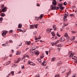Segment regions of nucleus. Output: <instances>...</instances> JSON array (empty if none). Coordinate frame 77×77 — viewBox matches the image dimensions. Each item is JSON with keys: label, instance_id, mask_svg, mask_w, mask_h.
I'll use <instances>...</instances> for the list:
<instances>
[{"label": "nucleus", "instance_id": "obj_1", "mask_svg": "<svg viewBox=\"0 0 77 77\" xmlns=\"http://www.w3.org/2000/svg\"><path fill=\"white\" fill-rule=\"evenodd\" d=\"M69 54H70L69 56V57H70V58L72 57V59H76L77 58V57L75 56H74L72 57V56L74 55V53H73L71 51L69 52Z\"/></svg>", "mask_w": 77, "mask_h": 77}, {"label": "nucleus", "instance_id": "obj_2", "mask_svg": "<svg viewBox=\"0 0 77 77\" xmlns=\"http://www.w3.org/2000/svg\"><path fill=\"white\" fill-rule=\"evenodd\" d=\"M43 16H44V14H41L40 16L39 17H35V21H38L39 20H41V19H42V18L43 17Z\"/></svg>", "mask_w": 77, "mask_h": 77}, {"label": "nucleus", "instance_id": "obj_3", "mask_svg": "<svg viewBox=\"0 0 77 77\" xmlns=\"http://www.w3.org/2000/svg\"><path fill=\"white\" fill-rule=\"evenodd\" d=\"M29 64L30 65H32V66H34L35 65V63H33L32 62H31L30 61H28V62Z\"/></svg>", "mask_w": 77, "mask_h": 77}, {"label": "nucleus", "instance_id": "obj_4", "mask_svg": "<svg viewBox=\"0 0 77 77\" xmlns=\"http://www.w3.org/2000/svg\"><path fill=\"white\" fill-rule=\"evenodd\" d=\"M57 47H58V51H60V47H62V45L59 44L58 45H57Z\"/></svg>", "mask_w": 77, "mask_h": 77}, {"label": "nucleus", "instance_id": "obj_5", "mask_svg": "<svg viewBox=\"0 0 77 77\" xmlns=\"http://www.w3.org/2000/svg\"><path fill=\"white\" fill-rule=\"evenodd\" d=\"M6 9H7V8L6 7H4L2 10V11L3 12H5L6 11Z\"/></svg>", "mask_w": 77, "mask_h": 77}, {"label": "nucleus", "instance_id": "obj_6", "mask_svg": "<svg viewBox=\"0 0 77 77\" xmlns=\"http://www.w3.org/2000/svg\"><path fill=\"white\" fill-rule=\"evenodd\" d=\"M6 33H7V31L5 30L2 33V36H5V35Z\"/></svg>", "mask_w": 77, "mask_h": 77}, {"label": "nucleus", "instance_id": "obj_7", "mask_svg": "<svg viewBox=\"0 0 77 77\" xmlns=\"http://www.w3.org/2000/svg\"><path fill=\"white\" fill-rule=\"evenodd\" d=\"M65 40V38L64 37H61L60 39V41H64Z\"/></svg>", "mask_w": 77, "mask_h": 77}, {"label": "nucleus", "instance_id": "obj_8", "mask_svg": "<svg viewBox=\"0 0 77 77\" xmlns=\"http://www.w3.org/2000/svg\"><path fill=\"white\" fill-rule=\"evenodd\" d=\"M34 52L35 54L37 55L39 54V52L37 51H35Z\"/></svg>", "mask_w": 77, "mask_h": 77}, {"label": "nucleus", "instance_id": "obj_9", "mask_svg": "<svg viewBox=\"0 0 77 77\" xmlns=\"http://www.w3.org/2000/svg\"><path fill=\"white\" fill-rule=\"evenodd\" d=\"M46 32H47V33H50L51 32V31H50V29L48 28L47 29Z\"/></svg>", "mask_w": 77, "mask_h": 77}, {"label": "nucleus", "instance_id": "obj_10", "mask_svg": "<svg viewBox=\"0 0 77 77\" xmlns=\"http://www.w3.org/2000/svg\"><path fill=\"white\" fill-rule=\"evenodd\" d=\"M42 64L43 66H45L46 65V64H47V63L45 61H44L42 63Z\"/></svg>", "mask_w": 77, "mask_h": 77}, {"label": "nucleus", "instance_id": "obj_11", "mask_svg": "<svg viewBox=\"0 0 77 77\" xmlns=\"http://www.w3.org/2000/svg\"><path fill=\"white\" fill-rule=\"evenodd\" d=\"M21 52L20 51H17V52L16 54V55H19L21 54Z\"/></svg>", "mask_w": 77, "mask_h": 77}, {"label": "nucleus", "instance_id": "obj_12", "mask_svg": "<svg viewBox=\"0 0 77 77\" xmlns=\"http://www.w3.org/2000/svg\"><path fill=\"white\" fill-rule=\"evenodd\" d=\"M57 3V2H56V1H53L52 2V5H57V4H56Z\"/></svg>", "mask_w": 77, "mask_h": 77}, {"label": "nucleus", "instance_id": "obj_13", "mask_svg": "<svg viewBox=\"0 0 77 77\" xmlns=\"http://www.w3.org/2000/svg\"><path fill=\"white\" fill-rule=\"evenodd\" d=\"M36 48L37 47L36 46L33 47L32 49H31V51H32V50H35Z\"/></svg>", "mask_w": 77, "mask_h": 77}, {"label": "nucleus", "instance_id": "obj_14", "mask_svg": "<svg viewBox=\"0 0 77 77\" xmlns=\"http://www.w3.org/2000/svg\"><path fill=\"white\" fill-rule=\"evenodd\" d=\"M75 37L74 36H73L72 38H70V40L71 41H74V40H75Z\"/></svg>", "mask_w": 77, "mask_h": 77}, {"label": "nucleus", "instance_id": "obj_15", "mask_svg": "<svg viewBox=\"0 0 77 77\" xmlns=\"http://www.w3.org/2000/svg\"><path fill=\"white\" fill-rule=\"evenodd\" d=\"M31 50V49H30V53H30V54H32V55H33V51H34L33 50Z\"/></svg>", "mask_w": 77, "mask_h": 77}, {"label": "nucleus", "instance_id": "obj_16", "mask_svg": "<svg viewBox=\"0 0 77 77\" xmlns=\"http://www.w3.org/2000/svg\"><path fill=\"white\" fill-rule=\"evenodd\" d=\"M53 28L54 30H56V25H53Z\"/></svg>", "mask_w": 77, "mask_h": 77}, {"label": "nucleus", "instance_id": "obj_17", "mask_svg": "<svg viewBox=\"0 0 77 77\" xmlns=\"http://www.w3.org/2000/svg\"><path fill=\"white\" fill-rule=\"evenodd\" d=\"M18 28H21V27H22V25H21V23H19L18 25Z\"/></svg>", "mask_w": 77, "mask_h": 77}, {"label": "nucleus", "instance_id": "obj_18", "mask_svg": "<svg viewBox=\"0 0 77 77\" xmlns=\"http://www.w3.org/2000/svg\"><path fill=\"white\" fill-rule=\"evenodd\" d=\"M51 10H55V6H52L51 8Z\"/></svg>", "mask_w": 77, "mask_h": 77}, {"label": "nucleus", "instance_id": "obj_19", "mask_svg": "<svg viewBox=\"0 0 77 77\" xmlns=\"http://www.w3.org/2000/svg\"><path fill=\"white\" fill-rule=\"evenodd\" d=\"M51 33L53 36H55V34L54 33V32H51Z\"/></svg>", "mask_w": 77, "mask_h": 77}, {"label": "nucleus", "instance_id": "obj_20", "mask_svg": "<svg viewBox=\"0 0 77 77\" xmlns=\"http://www.w3.org/2000/svg\"><path fill=\"white\" fill-rule=\"evenodd\" d=\"M11 61H8V62L6 64V65L7 66H8V65H9V63H11Z\"/></svg>", "mask_w": 77, "mask_h": 77}, {"label": "nucleus", "instance_id": "obj_21", "mask_svg": "<svg viewBox=\"0 0 77 77\" xmlns=\"http://www.w3.org/2000/svg\"><path fill=\"white\" fill-rule=\"evenodd\" d=\"M38 24H36V25H34L33 26L35 27V28H37L38 27Z\"/></svg>", "mask_w": 77, "mask_h": 77}, {"label": "nucleus", "instance_id": "obj_22", "mask_svg": "<svg viewBox=\"0 0 77 77\" xmlns=\"http://www.w3.org/2000/svg\"><path fill=\"white\" fill-rule=\"evenodd\" d=\"M1 15L2 17H5V14H4V13H2L1 14Z\"/></svg>", "mask_w": 77, "mask_h": 77}, {"label": "nucleus", "instance_id": "obj_23", "mask_svg": "<svg viewBox=\"0 0 77 77\" xmlns=\"http://www.w3.org/2000/svg\"><path fill=\"white\" fill-rule=\"evenodd\" d=\"M77 74L74 73L72 77H77Z\"/></svg>", "mask_w": 77, "mask_h": 77}, {"label": "nucleus", "instance_id": "obj_24", "mask_svg": "<svg viewBox=\"0 0 77 77\" xmlns=\"http://www.w3.org/2000/svg\"><path fill=\"white\" fill-rule=\"evenodd\" d=\"M56 60V58L55 57H53L51 59L52 61H54Z\"/></svg>", "mask_w": 77, "mask_h": 77}, {"label": "nucleus", "instance_id": "obj_25", "mask_svg": "<svg viewBox=\"0 0 77 77\" xmlns=\"http://www.w3.org/2000/svg\"><path fill=\"white\" fill-rule=\"evenodd\" d=\"M33 25H30V29H34V27H33Z\"/></svg>", "mask_w": 77, "mask_h": 77}, {"label": "nucleus", "instance_id": "obj_26", "mask_svg": "<svg viewBox=\"0 0 77 77\" xmlns=\"http://www.w3.org/2000/svg\"><path fill=\"white\" fill-rule=\"evenodd\" d=\"M31 42L30 41H29V42H26V43H27V45H30V44Z\"/></svg>", "mask_w": 77, "mask_h": 77}, {"label": "nucleus", "instance_id": "obj_27", "mask_svg": "<svg viewBox=\"0 0 77 77\" xmlns=\"http://www.w3.org/2000/svg\"><path fill=\"white\" fill-rule=\"evenodd\" d=\"M61 63H62V62L60 61H59L57 63V64L58 65H61Z\"/></svg>", "mask_w": 77, "mask_h": 77}, {"label": "nucleus", "instance_id": "obj_28", "mask_svg": "<svg viewBox=\"0 0 77 77\" xmlns=\"http://www.w3.org/2000/svg\"><path fill=\"white\" fill-rule=\"evenodd\" d=\"M70 73H71V72L70 71H69V72H68L67 73L66 75L67 76L66 77H68V75L69 74H70Z\"/></svg>", "mask_w": 77, "mask_h": 77}, {"label": "nucleus", "instance_id": "obj_29", "mask_svg": "<svg viewBox=\"0 0 77 77\" xmlns=\"http://www.w3.org/2000/svg\"><path fill=\"white\" fill-rule=\"evenodd\" d=\"M37 60L38 61V62H41V59H37Z\"/></svg>", "mask_w": 77, "mask_h": 77}, {"label": "nucleus", "instance_id": "obj_30", "mask_svg": "<svg viewBox=\"0 0 77 77\" xmlns=\"http://www.w3.org/2000/svg\"><path fill=\"white\" fill-rule=\"evenodd\" d=\"M44 56L43 54H42L41 56L40 57V59H42V58H44Z\"/></svg>", "mask_w": 77, "mask_h": 77}, {"label": "nucleus", "instance_id": "obj_31", "mask_svg": "<svg viewBox=\"0 0 77 77\" xmlns=\"http://www.w3.org/2000/svg\"><path fill=\"white\" fill-rule=\"evenodd\" d=\"M60 8L61 10H63L64 9V7H60Z\"/></svg>", "mask_w": 77, "mask_h": 77}, {"label": "nucleus", "instance_id": "obj_32", "mask_svg": "<svg viewBox=\"0 0 77 77\" xmlns=\"http://www.w3.org/2000/svg\"><path fill=\"white\" fill-rule=\"evenodd\" d=\"M63 25L64 26H68V23H63Z\"/></svg>", "mask_w": 77, "mask_h": 77}, {"label": "nucleus", "instance_id": "obj_33", "mask_svg": "<svg viewBox=\"0 0 77 77\" xmlns=\"http://www.w3.org/2000/svg\"><path fill=\"white\" fill-rule=\"evenodd\" d=\"M20 59H18V60H17L15 62V63H18V62H20Z\"/></svg>", "mask_w": 77, "mask_h": 77}, {"label": "nucleus", "instance_id": "obj_34", "mask_svg": "<svg viewBox=\"0 0 77 77\" xmlns=\"http://www.w3.org/2000/svg\"><path fill=\"white\" fill-rule=\"evenodd\" d=\"M57 35L58 36V37H60V35L59 34V32H57Z\"/></svg>", "mask_w": 77, "mask_h": 77}, {"label": "nucleus", "instance_id": "obj_35", "mask_svg": "<svg viewBox=\"0 0 77 77\" xmlns=\"http://www.w3.org/2000/svg\"><path fill=\"white\" fill-rule=\"evenodd\" d=\"M67 17L66 16H64L63 17L64 20H66V18Z\"/></svg>", "mask_w": 77, "mask_h": 77}, {"label": "nucleus", "instance_id": "obj_36", "mask_svg": "<svg viewBox=\"0 0 77 77\" xmlns=\"http://www.w3.org/2000/svg\"><path fill=\"white\" fill-rule=\"evenodd\" d=\"M19 46H21V45H22V42H20L19 43Z\"/></svg>", "mask_w": 77, "mask_h": 77}, {"label": "nucleus", "instance_id": "obj_37", "mask_svg": "<svg viewBox=\"0 0 77 77\" xmlns=\"http://www.w3.org/2000/svg\"><path fill=\"white\" fill-rule=\"evenodd\" d=\"M60 77V75H56L55 76V77Z\"/></svg>", "mask_w": 77, "mask_h": 77}, {"label": "nucleus", "instance_id": "obj_38", "mask_svg": "<svg viewBox=\"0 0 77 77\" xmlns=\"http://www.w3.org/2000/svg\"><path fill=\"white\" fill-rule=\"evenodd\" d=\"M24 58H25V57L24 56V55L23 57L21 58V60H24Z\"/></svg>", "mask_w": 77, "mask_h": 77}, {"label": "nucleus", "instance_id": "obj_39", "mask_svg": "<svg viewBox=\"0 0 77 77\" xmlns=\"http://www.w3.org/2000/svg\"><path fill=\"white\" fill-rule=\"evenodd\" d=\"M11 74H12V75H14V72L13 71H12L11 72Z\"/></svg>", "mask_w": 77, "mask_h": 77}, {"label": "nucleus", "instance_id": "obj_40", "mask_svg": "<svg viewBox=\"0 0 77 77\" xmlns=\"http://www.w3.org/2000/svg\"><path fill=\"white\" fill-rule=\"evenodd\" d=\"M12 66H13V67H16V66H17V65H15L14 64H13L12 65Z\"/></svg>", "mask_w": 77, "mask_h": 77}, {"label": "nucleus", "instance_id": "obj_41", "mask_svg": "<svg viewBox=\"0 0 77 77\" xmlns=\"http://www.w3.org/2000/svg\"><path fill=\"white\" fill-rule=\"evenodd\" d=\"M72 33H74V34H75V33H76V32H75L74 31H72Z\"/></svg>", "mask_w": 77, "mask_h": 77}, {"label": "nucleus", "instance_id": "obj_42", "mask_svg": "<svg viewBox=\"0 0 77 77\" xmlns=\"http://www.w3.org/2000/svg\"><path fill=\"white\" fill-rule=\"evenodd\" d=\"M58 9H59V7H56L55 6V9H56V10Z\"/></svg>", "mask_w": 77, "mask_h": 77}, {"label": "nucleus", "instance_id": "obj_43", "mask_svg": "<svg viewBox=\"0 0 77 77\" xmlns=\"http://www.w3.org/2000/svg\"><path fill=\"white\" fill-rule=\"evenodd\" d=\"M63 5H64L65 6V5H67V3H66V2H65L63 3Z\"/></svg>", "mask_w": 77, "mask_h": 77}, {"label": "nucleus", "instance_id": "obj_44", "mask_svg": "<svg viewBox=\"0 0 77 77\" xmlns=\"http://www.w3.org/2000/svg\"><path fill=\"white\" fill-rule=\"evenodd\" d=\"M65 37L68 36V34H67V33H66L65 34Z\"/></svg>", "mask_w": 77, "mask_h": 77}, {"label": "nucleus", "instance_id": "obj_45", "mask_svg": "<svg viewBox=\"0 0 77 77\" xmlns=\"http://www.w3.org/2000/svg\"><path fill=\"white\" fill-rule=\"evenodd\" d=\"M3 20V17L0 18V21H2Z\"/></svg>", "mask_w": 77, "mask_h": 77}, {"label": "nucleus", "instance_id": "obj_46", "mask_svg": "<svg viewBox=\"0 0 77 77\" xmlns=\"http://www.w3.org/2000/svg\"><path fill=\"white\" fill-rule=\"evenodd\" d=\"M70 17H74V15L73 14H70Z\"/></svg>", "mask_w": 77, "mask_h": 77}, {"label": "nucleus", "instance_id": "obj_47", "mask_svg": "<svg viewBox=\"0 0 77 77\" xmlns=\"http://www.w3.org/2000/svg\"><path fill=\"white\" fill-rule=\"evenodd\" d=\"M17 30H18V31H20V32H22L23 31V30H22V29H17Z\"/></svg>", "mask_w": 77, "mask_h": 77}, {"label": "nucleus", "instance_id": "obj_48", "mask_svg": "<svg viewBox=\"0 0 77 77\" xmlns=\"http://www.w3.org/2000/svg\"><path fill=\"white\" fill-rule=\"evenodd\" d=\"M74 61L75 63H77V59L75 60Z\"/></svg>", "mask_w": 77, "mask_h": 77}, {"label": "nucleus", "instance_id": "obj_49", "mask_svg": "<svg viewBox=\"0 0 77 77\" xmlns=\"http://www.w3.org/2000/svg\"><path fill=\"white\" fill-rule=\"evenodd\" d=\"M51 44L52 46H53L54 45V42H52Z\"/></svg>", "mask_w": 77, "mask_h": 77}, {"label": "nucleus", "instance_id": "obj_50", "mask_svg": "<svg viewBox=\"0 0 77 77\" xmlns=\"http://www.w3.org/2000/svg\"><path fill=\"white\" fill-rule=\"evenodd\" d=\"M46 54H47V55H48V51H46L45 52Z\"/></svg>", "mask_w": 77, "mask_h": 77}, {"label": "nucleus", "instance_id": "obj_51", "mask_svg": "<svg viewBox=\"0 0 77 77\" xmlns=\"http://www.w3.org/2000/svg\"><path fill=\"white\" fill-rule=\"evenodd\" d=\"M58 6H60V7L61 6H62V5H61V4H58Z\"/></svg>", "mask_w": 77, "mask_h": 77}, {"label": "nucleus", "instance_id": "obj_52", "mask_svg": "<svg viewBox=\"0 0 77 77\" xmlns=\"http://www.w3.org/2000/svg\"><path fill=\"white\" fill-rule=\"evenodd\" d=\"M22 68L21 69H24V66H21Z\"/></svg>", "mask_w": 77, "mask_h": 77}, {"label": "nucleus", "instance_id": "obj_53", "mask_svg": "<svg viewBox=\"0 0 77 77\" xmlns=\"http://www.w3.org/2000/svg\"><path fill=\"white\" fill-rule=\"evenodd\" d=\"M36 33H36V31H35V32H33V34L34 35H36Z\"/></svg>", "mask_w": 77, "mask_h": 77}, {"label": "nucleus", "instance_id": "obj_54", "mask_svg": "<svg viewBox=\"0 0 77 77\" xmlns=\"http://www.w3.org/2000/svg\"><path fill=\"white\" fill-rule=\"evenodd\" d=\"M2 45L3 46H4V47H5V46H6V45H5V44H3Z\"/></svg>", "mask_w": 77, "mask_h": 77}, {"label": "nucleus", "instance_id": "obj_55", "mask_svg": "<svg viewBox=\"0 0 77 77\" xmlns=\"http://www.w3.org/2000/svg\"><path fill=\"white\" fill-rule=\"evenodd\" d=\"M9 42H10V43H12V42H12V41H11V40H10V41H9Z\"/></svg>", "mask_w": 77, "mask_h": 77}, {"label": "nucleus", "instance_id": "obj_56", "mask_svg": "<svg viewBox=\"0 0 77 77\" xmlns=\"http://www.w3.org/2000/svg\"><path fill=\"white\" fill-rule=\"evenodd\" d=\"M64 15H65L64 16L65 17H67V14H65Z\"/></svg>", "mask_w": 77, "mask_h": 77}, {"label": "nucleus", "instance_id": "obj_57", "mask_svg": "<svg viewBox=\"0 0 77 77\" xmlns=\"http://www.w3.org/2000/svg\"><path fill=\"white\" fill-rule=\"evenodd\" d=\"M66 37V38L67 39H69V37L68 36H67Z\"/></svg>", "mask_w": 77, "mask_h": 77}, {"label": "nucleus", "instance_id": "obj_58", "mask_svg": "<svg viewBox=\"0 0 77 77\" xmlns=\"http://www.w3.org/2000/svg\"><path fill=\"white\" fill-rule=\"evenodd\" d=\"M12 32H13L12 30H10L9 31V32L10 33H12Z\"/></svg>", "mask_w": 77, "mask_h": 77}, {"label": "nucleus", "instance_id": "obj_59", "mask_svg": "<svg viewBox=\"0 0 77 77\" xmlns=\"http://www.w3.org/2000/svg\"><path fill=\"white\" fill-rule=\"evenodd\" d=\"M41 37H38V39H41Z\"/></svg>", "mask_w": 77, "mask_h": 77}, {"label": "nucleus", "instance_id": "obj_60", "mask_svg": "<svg viewBox=\"0 0 77 77\" xmlns=\"http://www.w3.org/2000/svg\"><path fill=\"white\" fill-rule=\"evenodd\" d=\"M9 75H10V74H8L6 77H9Z\"/></svg>", "mask_w": 77, "mask_h": 77}, {"label": "nucleus", "instance_id": "obj_61", "mask_svg": "<svg viewBox=\"0 0 77 77\" xmlns=\"http://www.w3.org/2000/svg\"><path fill=\"white\" fill-rule=\"evenodd\" d=\"M37 6H39L40 5H39V4H38L37 3Z\"/></svg>", "mask_w": 77, "mask_h": 77}, {"label": "nucleus", "instance_id": "obj_62", "mask_svg": "<svg viewBox=\"0 0 77 77\" xmlns=\"http://www.w3.org/2000/svg\"><path fill=\"white\" fill-rule=\"evenodd\" d=\"M29 49V48H26V51H27V50H28Z\"/></svg>", "mask_w": 77, "mask_h": 77}, {"label": "nucleus", "instance_id": "obj_63", "mask_svg": "<svg viewBox=\"0 0 77 77\" xmlns=\"http://www.w3.org/2000/svg\"><path fill=\"white\" fill-rule=\"evenodd\" d=\"M19 47V46H17L16 47V48L17 49H18V47Z\"/></svg>", "mask_w": 77, "mask_h": 77}, {"label": "nucleus", "instance_id": "obj_64", "mask_svg": "<svg viewBox=\"0 0 77 77\" xmlns=\"http://www.w3.org/2000/svg\"><path fill=\"white\" fill-rule=\"evenodd\" d=\"M26 56L27 57H28V58H29V55H26Z\"/></svg>", "mask_w": 77, "mask_h": 77}]
</instances>
